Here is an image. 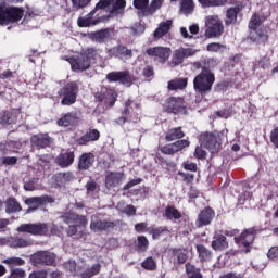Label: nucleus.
<instances>
[{
	"label": "nucleus",
	"instance_id": "nucleus-18",
	"mask_svg": "<svg viewBox=\"0 0 278 278\" xmlns=\"http://www.w3.org/2000/svg\"><path fill=\"white\" fill-rule=\"evenodd\" d=\"M68 62L72 71H88L90 68V62L84 56L83 52L76 56H72Z\"/></svg>",
	"mask_w": 278,
	"mask_h": 278
},
{
	"label": "nucleus",
	"instance_id": "nucleus-58",
	"mask_svg": "<svg viewBox=\"0 0 278 278\" xmlns=\"http://www.w3.org/2000/svg\"><path fill=\"white\" fill-rule=\"evenodd\" d=\"M24 190L34 192L36 190V178L24 179Z\"/></svg>",
	"mask_w": 278,
	"mask_h": 278
},
{
	"label": "nucleus",
	"instance_id": "nucleus-50",
	"mask_svg": "<svg viewBox=\"0 0 278 278\" xmlns=\"http://www.w3.org/2000/svg\"><path fill=\"white\" fill-rule=\"evenodd\" d=\"M180 10L184 14H192V12H194V1L182 0L180 3Z\"/></svg>",
	"mask_w": 278,
	"mask_h": 278
},
{
	"label": "nucleus",
	"instance_id": "nucleus-40",
	"mask_svg": "<svg viewBox=\"0 0 278 278\" xmlns=\"http://www.w3.org/2000/svg\"><path fill=\"white\" fill-rule=\"evenodd\" d=\"M94 11H91L89 14L83 17H78L77 23L78 27H90V25H97V21H93Z\"/></svg>",
	"mask_w": 278,
	"mask_h": 278
},
{
	"label": "nucleus",
	"instance_id": "nucleus-32",
	"mask_svg": "<svg viewBox=\"0 0 278 278\" xmlns=\"http://www.w3.org/2000/svg\"><path fill=\"white\" fill-rule=\"evenodd\" d=\"M31 143L38 149H45L51 144V138H49V135H35L31 137Z\"/></svg>",
	"mask_w": 278,
	"mask_h": 278
},
{
	"label": "nucleus",
	"instance_id": "nucleus-7",
	"mask_svg": "<svg viewBox=\"0 0 278 278\" xmlns=\"http://www.w3.org/2000/svg\"><path fill=\"white\" fill-rule=\"evenodd\" d=\"M33 264L38 266V264H42L43 266H55V253L49 251H39L31 255L30 257Z\"/></svg>",
	"mask_w": 278,
	"mask_h": 278
},
{
	"label": "nucleus",
	"instance_id": "nucleus-27",
	"mask_svg": "<svg viewBox=\"0 0 278 278\" xmlns=\"http://www.w3.org/2000/svg\"><path fill=\"white\" fill-rule=\"evenodd\" d=\"M77 121H79V113L70 112L58 121V125L60 127H71V125H77Z\"/></svg>",
	"mask_w": 278,
	"mask_h": 278
},
{
	"label": "nucleus",
	"instance_id": "nucleus-62",
	"mask_svg": "<svg viewBox=\"0 0 278 278\" xmlns=\"http://www.w3.org/2000/svg\"><path fill=\"white\" fill-rule=\"evenodd\" d=\"M131 34L132 36H140V34H144V26L141 24H135L131 27Z\"/></svg>",
	"mask_w": 278,
	"mask_h": 278
},
{
	"label": "nucleus",
	"instance_id": "nucleus-22",
	"mask_svg": "<svg viewBox=\"0 0 278 278\" xmlns=\"http://www.w3.org/2000/svg\"><path fill=\"white\" fill-rule=\"evenodd\" d=\"M195 53L197 50L192 48H179L176 51H174V64H181L185 58H191V55H194Z\"/></svg>",
	"mask_w": 278,
	"mask_h": 278
},
{
	"label": "nucleus",
	"instance_id": "nucleus-56",
	"mask_svg": "<svg viewBox=\"0 0 278 278\" xmlns=\"http://www.w3.org/2000/svg\"><path fill=\"white\" fill-rule=\"evenodd\" d=\"M270 66V59L268 56H264L260 61H255V68H263L266 71V68H269Z\"/></svg>",
	"mask_w": 278,
	"mask_h": 278
},
{
	"label": "nucleus",
	"instance_id": "nucleus-63",
	"mask_svg": "<svg viewBox=\"0 0 278 278\" xmlns=\"http://www.w3.org/2000/svg\"><path fill=\"white\" fill-rule=\"evenodd\" d=\"M269 260H277L278 257V245L271 247L267 253Z\"/></svg>",
	"mask_w": 278,
	"mask_h": 278
},
{
	"label": "nucleus",
	"instance_id": "nucleus-48",
	"mask_svg": "<svg viewBox=\"0 0 278 278\" xmlns=\"http://www.w3.org/2000/svg\"><path fill=\"white\" fill-rule=\"evenodd\" d=\"M202 8H218L225 5L228 0H198Z\"/></svg>",
	"mask_w": 278,
	"mask_h": 278
},
{
	"label": "nucleus",
	"instance_id": "nucleus-26",
	"mask_svg": "<svg viewBox=\"0 0 278 278\" xmlns=\"http://www.w3.org/2000/svg\"><path fill=\"white\" fill-rule=\"evenodd\" d=\"M123 177H125L124 173H109L105 177L106 188H116V186H121L123 182Z\"/></svg>",
	"mask_w": 278,
	"mask_h": 278
},
{
	"label": "nucleus",
	"instance_id": "nucleus-35",
	"mask_svg": "<svg viewBox=\"0 0 278 278\" xmlns=\"http://www.w3.org/2000/svg\"><path fill=\"white\" fill-rule=\"evenodd\" d=\"M188 87V78H174L167 83L168 90H185Z\"/></svg>",
	"mask_w": 278,
	"mask_h": 278
},
{
	"label": "nucleus",
	"instance_id": "nucleus-47",
	"mask_svg": "<svg viewBox=\"0 0 278 278\" xmlns=\"http://www.w3.org/2000/svg\"><path fill=\"white\" fill-rule=\"evenodd\" d=\"M125 203L119 202L117 204V210L122 212V214H126L127 216H136V206L129 204L124 206Z\"/></svg>",
	"mask_w": 278,
	"mask_h": 278
},
{
	"label": "nucleus",
	"instance_id": "nucleus-12",
	"mask_svg": "<svg viewBox=\"0 0 278 278\" xmlns=\"http://www.w3.org/2000/svg\"><path fill=\"white\" fill-rule=\"evenodd\" d=\"M106 79L110 83L119 81V84H123L124 86H131V83L134 81L129 71L111 72L106 75Z\"/></svg>",
	"mask_w": 278,
	"mask_h": 278
},
{
	"label": "nucleus",
	"instance_id": "nucleus-42",
	"mask_svg": "<svg viewBox=\"0 0 278 278\" xmlns=\"http://www.w3.org/2000/svg\"><path fill=\"white\" fill-rule=\"evenodd\" d=\"M238 12H240V8L235 7L227 10L226 13V25H233L238 21Z\"/></svg>",
	"mask_w": 278,
	"mask_h": 278
},
{
	"label": "nucleus",
	"instance_id": "nucleus-23",
	"mask_svg": "<svg viewBox=\"0 0 278 278\" xmlns=\"http://www.w3.org/2000/svg\"><path fill=\"white\" fill-rule=\"evenodd\" d=\"M214 218V211L212 208H204L198 216L195 222L197 227H205V225H210Z\"/></svg>",
	"mask_w": 278,
	"mask_h": 278
},
{
	"label": "nucleus",
	"instance_id": "nucleus-30",
	"mask_svg": "<svg viewBox=\"0 0 278 278\" xmlns=\"http://www.w3.org/2000/svg\"><path fill=\"white\" fill-rule=\"evenodd\" d=\"M73 162H75V153L73 152H65L56 157V164H59L61 168H68Z\"/></svg>",
	"mask_w": 278,
	"mask_h": 278
},
{
	"label": "nucleus",
	"instance_id": "nucleus-3",
	"mask_svg": "<svg viewBox=\"0 0 278 278\" xmlns=\"http://www.w3.org/2000/svg\"><path fill=\"white\" fill-rule=\"evenodd\" d=\"M25 11L21 8L10 7L0 9V25H10V23H18L23 18Z\"/></svg>",
	"mask_w": 278,
	"mask_h": 278
},
{
	"label": "nucleus",
	"instance_id": "nucleus-24",
	"mask_svg": "<svg viewBox=\"0 0 278 278\" xmlns=\"http://www.w3.org/2000/svg\"><path fill=\"white\" fill-rule=\"evenodd\" d=\"M18 114H21V111L16 109L0 113V125H12L16 123Z\"/></svg>",
	"mask_w": 278,
	"mask_h": 278
},
{
	"label": "nucleus",
	"instance_id": "nucleus-52",
	"mask_svg": "<svg viewBox=\"0 0 278 278\" xmlns=\"http://www.w3.org/2000/svg\"><path fill=\"white\" fill-rule=\"evenodd\" d=\"M227 49V46L218 42L208 43L206 50L211 53H223Z\"/></svg>",
	"mask_w": 278,
	"mask_h": 278
},
{
	"label": "nucleus",
	"instance_id": "nucleus-41",
	"mask_svg": "<svg viewBox=\"0 0 278 278\" xmlns=\"http://www.w3.org/2000/svg\"><path fill=\"white\" fill-rule=\"evenodd\" d=\"M265 18L260 16V14L254 13L249 22V29H260L263 28Z\"/></svg>",
	"mask_w": 278,
	"mask_h": 278
},
{
	"label": "nucleus",
	"instance_id": "nucleus-17",
	"mask_svg": "<svg viewBox=\"0 0 278 278\" xmlns=\"http://www.w3.org/2000/svg\"><path fill=\"white\" fill-rule=\"evenodd\" d=\"M249 39L255 45H266L268 41V30L266 28H254L250 30Z\"/></svg>",
	"mask_w": 278,
	"mask_h": 278
},
{
	"label": "nucleus",
	"instance_id": "nucleus-4",
	"mask_svg": "<svg viewBox=\"0 0 278 278\" xmlns=\"http://www.w3.org/2000/svg\"><path fill=\"white\" fill-rule=\"evenodd\" d=\"M79 92V86L77 83L72 81L66 84L60 91L59 96L62 97V105H73L77 101V94Z\"/></svg>",
	"mask_w": 278,
	"mask_h": 278
},
{
	"label": "nucleus",
	"instance_id": "nucleus-37",
	"mask_svg": "<svg viewBox=\"0 0 278 278\" xmlns=\"http://www.w3.org/2000/svg\"><path fill=\"white\" fill-rule=\"evenodd\" d=\"M184 136L185 134L184 130H181V127L172 128L166 132L165 140H167V142H173V140H181Z\"/></svg>",
	"mask_w": 278,
	"mask_h": 278
},
{
	"label": "nucleus",
	"instance_id": "nucleus-10",
	"mask_svg": "<svg viewBox=\"0 0 278 278\" xmlns=\"http://www.w3.org/2000/svg\"><path fill=\"white\" fill-rule=\"evenodd\" d=\"M164 110L172 114H184L186 106L182 98H169L164 103Z\"/></svg>",
	"mask_w": 278,
	"mask_h": 278
},
{
	"label": "nucleus",
	"instance_id": "nucleus-64",
	"mask_svg": "<svg viewBox=\"0 0 278 278\" xmlns=\"http://www.w3.org/2000/svg\"><path fill=\"white\" fill-rule=\"evenodd\" d=\"M270 140H271L273 144H275V147H278V128H275L271 131Z\"/></svg>",
	"mask_w": 278,
	"mask_h": 278
},
{
	"label": "nucleus",
	"instance_id": "nucleus-38",
	"mask_svg": "<svg viewBox=\"0 0 278 278\" xmlns=\"http://www.w3.org/2000/svg\"><path fill=\"white\" fill-rule=\"evenodd\" d=\"M111 3L113 4L111 10L112 16H118V14H123V12L125 11V7L127 5V2L125 0H113L111 1Z\"/></svg>",
	"mask_w": 278,
	"mask_h": 278
},
{
	"label": "nucleus",
	"instance_id": "nucleus-43",
	"mask_svg": "<svg viewBox=\"0 0 278 278\" xmlns=\"http://www.w3.org/2000/svg\"><path fill=\"white\" fill-rule=\"evenodd\" d=\"M138 112H140V102L128 100L125 103V109H124L125 114H132V113L138 114Z\"/></svg>",
	"mask_w": 278,
	"mask_h": 278
},
{
	"label": "nucleus",
	"instance_id": "nucleus-44",
	"mask_svg": "<svg viewBox=\"0 0 278 278\" xmlns=\"http://www.w3.org/2000/svg\"><path fill=\"white\" fill-rule=\"evenodd\" d=\"M200 262H210L212 260V252L204 245H197Z\"/></svg>",
	"mask_w": 278,
	"mask_h": 278
},
{
	"label": "nucleus",
	"instance_id": "nucleus-13",
	"mask_svg": "<svg viewBox=\"0 0 278 278\" xmlns=\"http://www.w3.org/2000/svg\"><path fill=\"white\" fill-rule=\"evenodd\" d=\"M94 97L99 103L104 102L105 105L112 108L116 103V97H118V94L113 89H102L101 92H97Z\"/></svg>",
	"mask_w": 278,
	"mask_h": 278
},
{
	"label": "nucleus",
	"instance_id": "nucleus-8",
	"mask_svg": "<svg viewBox=\"0 0 278 278\" xmlns=\"http://www.w3.org/2000/svg\"><path fill=\"white\" fill-rule=\"evenodd\" d=\"M255 240V233L253 229L244 230L240 237H235V242L240 247L242 253H249L251 251V244Z\"/></svg>",
	"mask_w": 278,
	"mask_h": 278
},
{
	"label": "nucleus",
	"instance_id": "nucleus-11",
	"mask_svg": "<svg viewBox=\"0 0 278 278\" xmlns=\"http://www.w3.org/2000/svg\"><path fill=\"white\" fill-rule=\"evenodd\" d=\"M109 58H117L118 60H131L134 58V52H131V49H128L127 47L123 45L115 46L108 50Z\"/></svg>",
	"mask_w": 278,
	"mask_h": 278
},
{
	"label": "nucleus",
	"instance_id": "nucleus-25",
	"mask_svg": "<svg viewBox=\"0 0 278 278\" xmlns=\"http://www.w3.org/2000/svg\"><path fill=\"white\" fill-rule=\"evenodd\" d=\"M211 247L214 251H225V249H229V242H227V237L220 233H215Z\"/></svg>",
	"mask_w": 278,
	"mask_h": 278
},
{
	"label": "nucleus",
	"instance_id": "nucleus-20",
	"mask_svg": "<svg viewBox=\"0 0 278 278\" xmlns=\"http://www.w3.org/2000/svg\"><path fill=\"white\" fill-rule=\"evenodd\" d=\"M114 228L113 222L101 220L97 216L91 217L90 229L91 231H105V229Z\"/></svg>",
	"mask_w": 278,
	"mask_h": 278
},
{
	"label": "nucleus",
	"instance_id": "nucleus-60",
	"mask_svg": "<svg viewBox=\"0 0 278 278\" xmlns=\"http://www.w3.org/2000/svg\"><path fill=\"white\" fill-rule=\"evenodd\" d=\"M134 5L137 10L144 12V9L149 8V0H134Z\"/></svg>",
	"mask_w": 278,
	"mask_h": 278
},
{
	"label": "nucleus",
	"instance_id": "nucleus-14",
	"mask_svg": "<svg viewBox=\"0 0 278 278\" xmlns=\"http://www.w3.org/2000/svg\"><path fill=\"white\" fill-rule=\"evenodd\" d=\"M26 205H29V208L26 211V214L30 212H36L40 205H47V203H53V199L49 195L34 197L25 200Z\"/></svg>",
	"mask_w": 278,
	"mask_h": 278
},
{
	"label": "nucleus",
	"instance_id": "nucleus-16",
	"mask_svg": "<svg viewBox=\"0 0 278 278\" xmlns=\"http://www.w3.org/2000/svg\"><path fill=\"white\" fill-rule=\"evenodd\" d=\"M61 219L66 225H76L77 227H86V225H88V218H86V216L75 213H64Z\"/></svg>",
	"mask_w": 278,
	"mask_h": 278
},
{
	"label": "nucleus",
	"instance_id": "nucleus-51",
	"mask_svg": "<svg viewBox=\"0 0 278 278\" xmlns=\"http://www.w3.org/2000/svg\"><path fill=\"white\" fill-rule=\"evenodd\" d=\"M165 216L166 218H168V220H179V218H181V213H179V211L173 206H168L165 210Z\"/></svg>",
	"mask_w": 278,
	"mask_h": 278
},
{
	"label": "nucleus",
	"instance_id": "nucleus-54",
	"mask_svg": "<svg viewBox=\"0 0 278 278\" xmlns=\"http://www.w3.org/2000/svg\"><path fill=\"white\" fill-rule=\"evenodd\" d=\"M18 162V157L16 156H3L0 159V164L2 166H14Z\"/></svg>",
	"mask_w": 278,
	"mask_h": 278
},
{
	"label": "nucleus",
	"instance_id": "nucleus-46",
	"mask_svg": "<svg viewBox=\"0 0 278 278\" xmlns=\"http://www.w3.org/2000/svg\"><path fill=\"white\" fill-rule=\"evenodd\" d=\"M2 264H7L10 268H14V266H25V260L18 256H12L3 260Z\"/></svg>",
	"mask_w": 278,
	"mask_h": 278
},
{
	"label": "nucleus",
	"instance_id": "nucleus-57",
	"mask_svg": "<svg viewBox=\"0 0 278 278\" xmlns=\"http://www.w3.org/2000/svg\"><path fill=\"white\" fill-rule=\"evenodd\" d=\"M162 5H164V0H152L148 9V14H153L156 10H160Z\"/></svg>",
	"mask_w": 278,
	"mask_h": 278
},
{
	"label": "nucleus",
	"instance_id": "nucleus-19",
	"mask_svg": "<svg viewBox=\"0 0 278 278\" xmlns=\"http://www.w3.org/2000/svg\"><path fill=\"white\" fill-rule=\"evenodd\" d=\"M89 38L91 42H97L98 45H103L104 42H108L109 40H112V34L110 33V29H101L94 33L89 34Z\"/></svg>",
	"mask_w": 278,
	"mask_h": 278
},
{
	"label": "nucleus",
	"instance_id": "nucleus-39",
	"mask_svg": "<svg viewBox=\"0 0 278 278\" xmlns=\"http://www.w3.org/2000/svg\"><path fill=\"white\" fill-rule=\"evenodd\" d=\"M5 205H7L5 207L7 214H16V212H21L22 210L21 203H18V201H16L15 198H10L7 201Z\"/></svg>",
	"mask_w": 278,
	"mask_h": 278
},
{
	"label": "nucleus",
	"instance_id": "nucleus-5",
	"mask_svg": "<svg viewBox=\"0 0 278 278\" xmlns=\"http://www.w3.org/2000/svg\"><path fill=\"white\" fill-rule=\"evenodd\" d=\"M201 147L207 149L210 153H216L220 149V135L214 132H203L200 135Z\"/></svg>",
	"mask_w": 278,
	"mask_h": 278
},
{
	"label": "nucleus",
	"instance_id": "nucleus-36",
	"mask_svg": "<svg viewBox=\"0 0 278 278\" xmlns=\"http://www.w3.org/2000/svg\"><path fill=\"white\" fill-rule=\"evenodd\" d=\"M75 179V174L72 172L59 173L54 175V181L56 186H63V184H68Z\"/></svg>",
	"mask_w": 278,
	"mask_h": 278
},
{
	"label": "nucleus",
	"instance_id": "nucleus-31",
	"mask_svg": "<svg viewBox=\"0 0 278 278\" xmlns=\"http://www.w3.org/2000/svg\"><path fill=\"white\" fill-rule=\"evenodd\" d=\"M9 244L12 249H25L27 247H31V244H34V241L22 237H14L9 241Z\"/></svg>",
	"mask_w": 278,
	"mask_h": 278
},
{
	"label": "nucleus",
	"instance_id": "nucleus-61",
	"mask_svg": "<svg viewBox=\"0 0 278 278\" xmlns=\"http://www.w3.org/2000/svg\"><path fill=\"white\" fill-rule=\"evenodd\" d=\"M147 247H149V240L147 239V237L144 236L138 237L139 251H147Z\"/></svg>",
	"mask_w": 278,
	"mask_h": 278
},
{
	"label": "nucleus",
	"instance_id": "nucleus-6",
	"mask_svg": "<svg viewBox=\"0 0 278 278\" xmlns=\"http://www.w3.org/2000/svg\"><path fill=\"white\" fill-rule=\"evenodd\" d=\"M20 233H30L31 236H47L49 226L46 223L22 224L18 226Z\"/></svg>",
	"mask_w": 278,
	"mask_h": 278
},
{
	"label": "nucleus",
	"instance_id": "nucleus-53",
	"mask_svg": "<svg viewBox=\"0 0 278 278\" xmlns=\"http://www.w3.org/2000/svg\"><path fill=\"white\" fill-rule=\"evenodd\" d=\"M141 266L146 270H155V268H157V263L155 262V260L149 256L141 263Z\"/></svg>",
	"mask_w": 278,
	"mask_h": 278
},
{
	"label": "nucleus",
	"instance_id": "nucleus-34",
	"mask_svg": "<svg viewBox=\"0 0 278 278\" xmlns=\"http://www.w3.org/2000/svg\"><path fill=\"white\" fill-rule=\"evenodd\" d=\"M172 26H173V21L170 20L162 22L153 33L154 38H162L163 36H166V34L170 31Z\"/></svg>",
	"mask_w": 278,
	"mask_h": 278
},
{
	"label": "nucleus",
	"instance_id": "nucleus-15",
	"mask_svg": "<svg viewBox=\"0 0 278 278\" xmlns=\"http://www.w3.org/2000/svg\"><path fill=\"white\" fill-rule=\"evenodd\" d=\"M186 147H190V141L188 139L178 140L162 147L161 153H164V155H175V153H179V151L186 149Z\"/></svg>",
	"mask_w": 278,
	"mask_h": 278
},
{
	"label": "nucleus",
	"instance_id": "nucleus-55",
	"mask_svg": "<svg viewBox=\"0 0 278 278\" xmlns=\"http://www.w3.org/2000/svg\"><path fill=\"white\" fill-rule=\"evenodd\" d=\"M64 268H65V270H68L70 273H72V275H74V277L79 275V274H77V263L73 260L65 262Z\"/></svg>",
	"mask_w": 278,
	"mask_h": 278
},
{
	"label": "nucleus",
	"instance_id": "nucleus-2",
	"mask_svg": "<svg viewBox=\"0 0 278 278\" xmlns=\"http://www.w3.org/2000/svg\"><path fill=\"white\" fill-rule=\"evenodd\" d=\"M206 38H220L225 31V26L218 15H208L205 17Z\"/></svg>",
	"mask_w": 278,
	"mask_h": 278
},
{
	"label": "nucleus",
	"instance_id": "nucleus-21",
	"mask_svg": "<svg viewBox=\"0 0 278 278\" xmlns=\"http://www.w3.org/2000/svg\"><path fill=\"white\" fill-rule=\"evenodd\" d=\"M101 138V132L98 129H91L78 139H76L77 144L84 147L88 144V142H97Z\"/></svg>",
	"mask_w": 278,
	"mask_h": 278
},
{
	"label": "nucleus",
	"instance_id": "nucleus-29",
	"mask_svg": "<svg viewBox=\"0 0 278 278\" xmlns=\"http://www.w3.org/2000/svg\"><path fill=\"white\" fill-rule=\"evenodd\" d=\"M94 164V154L91 152L84 153L78 161V168L79 170H88L90 166Z\"/></svg>",
	"mask_w": 278,
	"mask_h": 278
},
{
	"label": "nucleus",
	"instance_id": "nucleus-59",
	"mask_svg": "<svg viewBox=\"0 0 278 278\" xmlns=\"http://www.w3.org/2000/svg\"><path fill=\"white\" fill-rule=\"evenodd\" d=\"M165 231H168V228L157 227V228H152L150 233L152 235L153 240H157V238H160V236H162Z\"/></svg>",
	"mask_w": 278,
	"mask_h": 278
},
{
	"label": "nucleus",
	"instance_id": "nucleus-9",
	"mask_svg": "<svg viewBox=\"0 0 278 278\" xmlns=\"http://www.w3.org/2000/svg\"><path fill=\"white\" fill-rule=\"evenodd\" d=\"M149 58H153L156 62L164 64L166 60L170 58V48L166 47H153L146 50Z\"/></svg>",
	"mask_w": 278,
	"mask_h": 278
},
{
	"label": "nucleus",
	"instance_id": "nucleus-28",
	"mask_svg": "<svg viewBox=\"0 0 278 278\" xmlns=\"http://www.w3.org/2000/svg\"><path fill=\"white\" fill-rule=\"evenodd\" d=\"M170 262H173L174 266H179V264H186V262H188V254L186 253V250L173 249Z\"/></svg>",
	"mask_w": 278,
	"mask_h": 278
},
{
	"label": "nucleus",
	"instance_id": "nucleus-1",
	"mask_svg": "<svg viewBox=\"0 0 278 278\" xmlns=\"http://www.w3.org/2000/svg\"><path fill=\"white\" fill-rule=\"evenodd\" d=\"M214 73L208 68L202 70V72L197 75L193 79V88L195 92L200 94H205L212 90V86H214Z\"/></svg>",
	"mask_w": 278,
	"mask_h": 278
},
{
	"label": "nucleus",
	"instance_id": "nucleus-45",
	"mask_svg": "<svg viewBox=\"0 0 278 278\" xmlns=\"http://www.w3.org/2000/svg\"><path fill=\"white\" fill-rule=\"evenodd\" d=\"M186 273L189 278H203V274H201V269L197 268V266L190 263L186 264Z\"/></svg>",
	"mask_w": 278,
	"mask_h": 278
},
{
	"label": "nucleus",
	"instance_id": "nucleus-49",
	"mask_svg": "<svg viewBox=\"0 0 278 278\" xmlns=\"http://www.w3.org/2000/svg\"><path fill=\"white\" fill-rule=\"evenodd\" d=\"M86 60L89 62V66L92 64V60H97L99 55V50L94 48H87L85 51L81 52Z\"/></svg>",
	"mask_w": 278,
	"mask_h": 278
},
{
	"label": "nucleus",
	"instance_id": "nucleus-33",
	"mask_svg": "<svg viewBox=\"0 0 278 278\" xmlns=\"http://www.w3.org/2000/svg\"><path fill=\"white\" fill-rule=\"evenodd\" d=\"M101 273V265L99 263H96L91 265L90 267H85L80 274L79 277L81 278H92Z\"/></svg>",
	"mask_w": 278,
	"mask_h": 278
}]
</instances>
